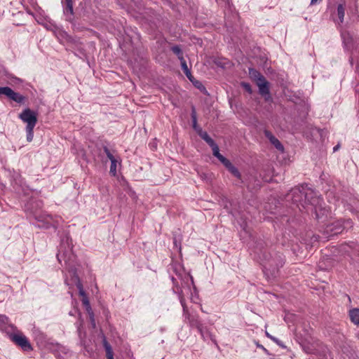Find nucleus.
I'll return each instance as SVG.
<instances>
[{
	"mask_svg": "<svg viewBox=\"0 0 359 359\" xmlns=\"http://www.w3.org/2000/svg\"><path fill=\"white\" fill-rule=\"evenodd\" d=\"M58 262L62 264L64 261L67 269L72 276L71 285H75L79 290V295L82 297V303L86 307L87 312L92 311L88 297L83 290L82 283L76 273V257L72 249V241L68 236L61 240V244L57 254Z\"/></svg>",
	"mask_w": 359,
	"mask_h": 359,
	"instance_id": "1",
	"label": "nucleus"
},
{
	"mask_svg": "<svg viewBox=\"0 0 359 359\" xmlns=\"http://www.w3.org/2000/svg\"><path fill=\"white\" fill-rule=\"evenodd\" d=\"M292 198L294 203L299 205L300 203L303 207L304 204H310L314 207V211L317 219H320L327 212L325 208H322L323 199L311 189L306 187L302 189L297 188L292 190L291 193L288 194V197Z\"/></svg>",
	"mask_w": 359,
	"mask_h": 359,
	"instance_id": "2",
	"label": "nucleus"
},
{
	"mask_svg": "<svg viewBox=\"0 0 359 359\" xmlns=\"http://www.w3.org/2000/svg\"><path fill=\"white\" fill-rule=\"evenodd\" d=\"M255 252L257 254L258 258L262 262L264 269L265 270H272L273 274L284 264V259L281 254H276L273 257L270 252H267L266 250L263 249L262 245L259 246V244L257 245Z\"/></svg>",
	"mask_w": 359,
	"mask_h": 359,
	"instance_id": "3",
	"label": "nucleus"
},
{
	"mask_svg": "<svg viewBox=\"0 0 359 359\" xmlns=\"http://www.w3.org/2000/svg\"><path fill=\"white\" fill-rule=\"evenodd\" d=\"M19 118L24 123H27L25 130L27 133V140L30 142L34 137V128L37 123L36 112L26 108L19 114Z\"/></svg>",
	"mask_w": 359,
	"mask_h": 359,
	"instance_id": "4",
	"label": "nucleus"
},
{
	"mask_svg": "<svg viewBox=\"0 0 359 359\" xmlns=\"http://www.w3.org/2000/svg\"><path fill=\"white\" fill-rule=\"evenodd\" d=\"M249 75L252 79L256 81L261 95H265L269 94V83L266 81L264 76L257 70L252 68L249 69Z\"/></svg>",
	"mask_w": 359,
	"mask_h": 359,
	"instance_id": "5",
	"label": "nucleus"
},
{
	"mask_svg": "<svg viewBox=\"0 0 359 359\" xmlns=\"http://www.w3.org/2000/svg\"><path fill=\"white\" fill-rule=\"evenodd\" d=\"M180 304L183 308V313L186 320H188L189 325L192 327H196L198 330L203 325L195 316H191L188 311L187 306L185 304V299L182 294L179 295Z\"/></svg>",
	"mask_w": 359,
	"mask_h": 359,
	"instance_id": "6",
	"label": "nucleus"
},
{
	"mask_svg": "<svg viewBox=\"0 0 359 359\" xmlns=\"http://www.w3.org/2000/svg\"><path fill=\"white\" fill-rule=\"evenodd\" d=\"M10 339L16 345L20 346L25 351H29L32 350V347L28 340V339L20 332L11 334L9 335Z\"/></svg>",
	"mask_w": 359,
	"mask_h": 359,
	"instance_id": "7",
	"label": "nucleus"
},
{
	"mask_svg": "<svg viewBox=\"0 0 359 359\" xmlns=\"http://www.w3.org/2000/svg\"><path fill=\"white\" fill-rule=\"evenodd\" d=\"M4 95L9 100L18 104L24 103L25 97L19 93L15 92L10 87H0V95Z\"/></svg>",
	"mask_w": 359,
	"mask_h": 359,
	"instance_id": "8",
	"label": "nucleus"
},
{
	"mask_svg": "<svg viewBox=\"0 0 359 359\" xmlns=\"http://www.w3.org/2000/svg\"><path fill=\"white\" fill-rule=\"evenodd\" d=\"M64 14L66 18L69 21L73 20L74 10H73V1L72 0H62Z\"/></svg>",
	"mask_w": 359,
	"mask_h": 359,
	"instance_id": "9",
	"label": "nucleus"
},
{
	"mask_svg": "<svg viewBox=\"0 0 359 359\" xmlns=\"http://www.w3.org/2000/svg\"><path fill=\"white\" fill-rule=\"evenodd\" d=\"M43 26L45 27V28L46 29L52 31L54 33V34L55 35V36H57V38H60V37L63 38V37H65V36L67 35L65 32H64L63 30H62L60 28L55 26V25L52 24L51 22L45 23V24H43Z\"/></svg>",
	"mask_w": 359,
	"mask_h": 359,
	"instance_id": "10",
	"label": "nucleus"
},
{
	"mask_svg": "<svg viewBox=\"0 0 359 359\" xmlns=\"http://www.w3.org/2000/svg\"><path fill=\"white\" fill-rule=\"evenodd\" d=\"M348 316L351 321L359 327V309L354 308L349 310Z\"/></svg>",
	"mask_w": 359,
	"mask_h": 359,
	"instance_id": "11",
	"label": "nucleus"
},
{
	"mask_svg": "<svg viewBox=\"0 0 359 359\" xmlns=\"http://www.w3.org/2000/svg\"><path fill=\"white\" fill-rule=\"evenodd\" d=\"M223 165L229 170V171L236 177L240 179L241 173L227 159Z\"/></svg>",
	"mask_w": 359,
	"mask_h": 359,
	"instance_id": "12",
	"label": "nucleus"
},
{
	"mask_svg": "<svg viewBox=\"0 0 359 359\" xmlns=\"http://www.w3.org/2000/svg\"><path fill=\"white\" fill-rule=\"evenodd\" d=\"M36 219L39 222H44V226L46 228H48L51 225L53 221L52 216L48 214L38 215L36 217Z\"/></svg>",
	"mask_w": 359,
	"mask_h": 359,
	"instance_id": "13",
	"label": "nucleus"
},
{
	"mask_svg": "<svg viewBox=\"0 0 359 359\" xmlns=\"http://www.w3.org/2000/svg\"><path fill=\"white\" fill-rule=\"evenodd\" d=\"M210 147L212 149V154L214 156H215L223 164L227 160V158H226L219 153V149L217 144L215 143Z\"/></svg>",
	"mask_w": 359,
	"mask_h": 359,
	"instance_id": "14",
	"label": "nucleus"
},
{
	"mask_svg": "<svg viewBox=\"0 0 359 359\" xmlns=\"http://www.w3.org/2000/svg\"><path fill=\"white\" fill-rule=\"evenodd\" d=\"M198 331L203 340H212V334H210L209 330L205 326L203 325Z\"/></svg>",
	"mask_w": 359,
	"mask_h": 359,
	"instance_id": "15",
	"label": "nucleus"
},
{
	"mask_svg": "<svg viewBox=\"0 0 359 359\" xmlns=\"http://www.w3.org/2000/svg\"><path fill=\"white\" fill-rule=\"evenodd\" d=\"M191 116L192 120V127L196 131V133L199 134V130H202V128L198 126L196 112L194 107H192Z\"/></svg>",
	"mask_w": 359,
	"mask_h": 359,
	"instance_id": "16",
	"label": "nucleus"
},
{
	"mask_svg": "<svg viewBox=\"0 0 359 359\" xmlns=\"http://www.w3.org/2000/svg\"><path fill=\"white\" fill-rule=\"evenodd\" d=\"M198 135L206 142V143L211 147L214 144H215V141L209 136L207 132L203 131V130H199Z\"/></svg>",
	"mask_w": 359,
	"mask_h": 359,
	"instance_id": "17",
	"label": "nucleus"
},
{
	"mask_svg": "<svg viewBox=\"0 0 359 359\" xmlns=\"http://www.w3.org/2000/svg\"><path fill=\"white\" fill-rule=\"evenodd\" d=\"M103 151L106 154L107 157L110 160V161L116 160L119 158L116 155V151L114 150L109 149L107 146L103 147Z\"/></svg>",
	"mask_w": 359,
	"mask_h": 359,
	"instance_id": "18",
	"label": "nucleus"
},
{
	"mask_svg": "<svg viewBox=\"0 0 359 359\" xmlns=\"http://www.w3.org/2000/svg\"><path fill=\"white\" fill-rule=\"evenodd\" d=\"M341 36L345 46L349 48L353 41V38L351 34L347 32H343L341 33Z\"/></svg>",
	"mask_w": 359,
	"mask_h": 359,
	"instance_id": "19",
	"label": "nucleus"
},
{
	"mask_svg": "<svg viewBox=\"0 0 359 359\" xmlns=\"http://www.w3.org/2000/svg\"><path fill=\"white\" fill-rule=\"evenodd\" d=\"M120 163H121L120 158L111 161L109 172L112 176L115 177L116 175L117 165H118V164H120Z\"/></svg>",
	"mask_w": 359,
	"mask_h": 359,
	"instance_id": "20",
	"label": "nucleus"
},
{
	"mask_svg": "<svg viewBox=\"0 0 359 359\" xmlns=\"http://www.w3.org/2000/svg\"><path fill=\"white\" fill-rule=\"evenodd\" d=\"M337 15L339 18V23L341 24L344 22L345 15V8L343 4H339L337 6Z\"/></svg>",
	"mask_w": 359,
	"mask_h": 359,
	"instance_id": "21",
	"label": "nucleus"
},
{
	"mask_svg": "<svg viewBox=\"0 0 359 359\" xmlns=\"http://www.w3.org/2000/svg\"><path fill=\"white\" fill-rule=\"evenodd\" d=\"M181 65H182V69L184 72V73L186 74L187 77L191 81L193 82V76L191 75V73L190 72V70L189 69L188 67H187V62L184 60L183 61H181Z\"/></svg>",
	"mask_w": 359,
	"mask_h": 359,
	"instance_id": "22",
	"label": "nucleus"
},
{
	"mask_svg": "<svg viewBox=\"0 0 359 359\" xmlns=\"http://www.w3.org/2000/svg\"><path fill=\"white\" fill-rule=\"evenodd\" d=\"M172 51L174 54H175L178 59L181 61L184 60L183 53L182 51L181 48L179 46H174L171 48Z\"/></svg>",
	"mask_w": 359,
	"mask_h": 359,
	"instance_id": "23",
	"label": "nucleus"
},
{
	"mask_svg": "<svg viewBox=\"0 0 359 359\" xmlns=\"http://www.w3.org/2000/svg\"><path fill=\"white\" fill-rule=\"evenodd\" d=\"M269 142L279 151H283L284 147L281 142L274 136Z\"/></svg>",
	"mask_w": 359,
	"mask_h": 359,
	"instance_id": "24",
	"label": "nucleus"
},
{
	"mask_svg": "<svg viewBox=\"0 0 359 359\" xmlns=\"http://www.w3.org/2000/svg\"><path fill=\"white\" fill-rule=\"evenodd\" d=\"M8 79H9L8 83L13 85H18L22 83V80L20 78H18L12 74L7 75Z\"/></svg>",
	"mask_w": 359,
	"mask_h": 359,
	"instance_id": "25",
	"label": "nucleus"
},
{
	"mask_svg": "<svg viewBox=\"0 0 359 359\" xmlns=\"http://www.w3.org/2000/svg\"><path fill=\"white\" fill-rule=\"evenodd\" d=\"M104 346L106 350V355L113 353L111 346L106 340H104Z\"/></svg>",
	"mask_w": 359,
	"mask_h": 359,
	"instance_id": "26",
	"label": "nucleus"
},
{
	"mask_svg": "<svg viewBox=\"0 0 359 359\" xmlns=\"http://www.w3.org/2000/svg\"><path fill=\"white\" fill-rule=\"evenodd\" d=\"M104 346L106 350V355L113 353L111 346L106 340H104Z\"/></svg>",
	"mask_w": 359,
	"mask_h": 359,
	"instance_id": "27",
	"label": "nucleus"
},
{
	"mask_svg": "<svg viewBox=\"0 0 359 359\" xmlns=\"http://www.w3.org/2000/svg\"><path fill=\"white\" fill-rule=\"evenodd\" d=\"M311 330L310 327L305 328V330H304L305 334L304 336L305 341H308L309 340V338L311 337Z\"/></svg>",
	"mask_w": 359,
	"mask_h": 359,
	"instance_id": "28",
	"label": "nucleus"
},
{
	"mask_svg": "<svg viewBox=\"0 0 359 359\" xmlns=\"http://www.w3.org/2000/svg\"><path fill=\"white\" fill-rule=\"evenodd\" d=\"M216 1L219 4H224L226 7H231V0H216Z\"/></svg>",
	"mask_w": 359,
	"mask_h": 359,
	"instance_id": "29",
	"label": "nucleus"
},
{
	"mask_svg": "<svg viewBox=\"0 0 359 359\" xmlns=\"http://www.w3.org/2000/svg\"><path fill=\"white\" fill-rule=\"evenodd\" d=\"M88 313L89 314L91 325H92L93 327L95 328V320L94 318V313H93V311H90V312H88Z\"/></svg>",
	"mask_w": 359,
	"mask_h": 359,
	"instance_id": "30",
	"label": "nucleus"
},
{
	"mask_svg": "<svg viewBox=\"0 0 359 359\" xmlns=\"http://www.w3.org/2000/svg\"><path fill=\"white\" fill-rule=\"evenodd\" d=\"M8 323V318L7 316H4V315H1L0 316V323H2V324H7ZM1 326V328H3V326Z\"/></svg>",
	"mask_w": 359,
	"mask_h": 359,
	"instance_id": "31",
	"label": "nucleus"
},
{
	"mask_svg": "<svg viewBox=\"0 0 359 359\" xmlns=\"http://www.w3.org/2000/svg\"><path fill=\"white\" fill-rule=\"evenodd\" d=\"M264 135L266 136V137L269 140H271V138H273L274 137V135L269 130H265L264 131Z\"/></svg>",
	"mask_w": 359,
	"mask_h": 359,
	"instance_id": "32",
	"label": "nucleus"
},
{
	"mask_svg": "<svg viewBox=\"0 0 359 359\" xmlns=\"http://www.w3.org/2000/svg\"><path fill=\"white\" fill-rule=\"evenodd\" d=\"M192 83H194V85L196 87H197L198 88H200V89H201V88H205L203 86V85H202L199 81H194L193 80V82H192Z\"/></svg>",
	"mask_w": 359,
	"mask_h": 359,
	"instance_id": "33",
	"label": "nucleus"
},
{
	"mask_svg": "<svg viewBox=\"0 0 359 359\" xmlns=\"http://www.w3.org/2000/svg\"><path fill=\"white\" fill-rule=\"evenodd\" d=\"M271 340H273L274 342H276L280 346H283V345L281 344L280 341L278 339H277L276 337H273Z\"/></svg>",
	"mask_w": 359,
	"mask_h": 359,
	"instance_id": "34",
	"label": "nucleus"
},
{
	"mask_svg": "<svg viewBox=\"0 0 359 359\" xmlns=\"http://www.w3.org/2000/svg\"><path fill=\"white\" fill-rule=\"evenodd\" d=\"M256 346L257 348L262 349L265 353H268L266 348H265L262 345L259 344L258 342H256Z\"/></svg>",
	"mask_w": 359,
	"mask_h": 359,
	"instance_id": "35",
	"label": "nucleus"
},
{
	"mask_svg": "<svg viewBox=\"0 0 359 359\" xmlns=\"http://www.w3.org/2000/svg\"><path fill=\"white\" fill-rule=\"evenodd\" d=\"M243 86L248 91V92H251V88H250V86L248 84V83H243Z\"/></svg>",
	"mask_w": 359,
	"mask_h": 359,
	"instance_id": "36",
	"label": "nucleus"
},
{
	"mask_svg": "<svg viewBox=\"0 0 359 359\" xmlns=\"http://www.w3.org/2000/svg\"><path fill=\"white\" fill-rule=\"evenodd\" d=\"M304 349L308 353H313V350L312 349H310L309 348H306V346H304Z\"/></svg>",
	"mask_w": 359,
	"mask_h": 359,
	"instance_id": "37",
	"label": "nucleus"
},
{
	"mask_svg": "<svg viewBox=\"0 0 359 359\" xmlns=\"http://www.w3.org/2000/svg\"><path fill=\"white\" fill-rule=\"evenodd\" d=\"M266 335L267 337H269L271 339L273 337V336L271 335L268 332H266Z\"/></svg>",
	"mask_w": 359,
	"mask_h": 359,
	"instance_id": "38",
	"label": "nucleus"
},
{
	"mask_svg": "<svg viewBox=\"0 0 359 359\" xmlns=\"http://www.w3.org/2000/svg\"><path fill=\"white\" fill-rule=\"evenodd\" d=\"M107 359H114L113 353L112 354H109V355H107Z\"/></svg>",
	"mask_w": 359,
	"mask_h": 359,
	"instance_id": "39",
	"label": "nucleus"
},
{
	"mask_svg": "<svg viewBox=\"0 0 359 359\" xmlns=\"http://www.w3.org/2000/svg\"><path fill=\"white\" fill-rule=\"evenodd\" d=\"M318 1V0H311V4H315L316 3H317V1Z\"/></svg>",
	"mask_w": 359,
	"mask_h": 359,
	"instance_id": "40",
	"label": "nucleus"
},
{
	"mask_svg": "<svg viewBox=\"0 0 359 359\" xmlns=\"http://www.w3.org/2000/svg\"><path fill=\"white\" fill-rule=\"evenodd\" d=\"M338 148H339V145L335 146L333 149L334 151H336L338 149Z\"/></svg>",
	"mask_w": 359,
	"mask_h": 359,
	"instance_id": "41",
	"label": "nucleus"
},
{
	"mask_svg": "<svg viewBox=\"0 0 359 359\" xmlns=\"http://www.w3.org/2000/svg\"><path fill=\"white\" fill-rule=\"evenodd\" d=\"M78 332H79V335H80V334H81V330H80V327H78Z\"/></svg>",
	"mask_w": 359,
	"mask_h": 359,
	"instance_id": "42",
	"label": "nucleus"
},
{
	"mask_svg": "<svg viewBox=\"0 0 359 359\" xmlns=\"http://www.w3.org/2000/svg\"><path fill=\"white\" fill-rule=\"evenodd\" d=\"M65 282H66L67 285H70V283H69L67 280H66Z\"/></svg>",
	"mask_w": 359,
	"mask_h": 359,
	"instance_id": "43",
	"label": "nucleus"
}]
</instances>
